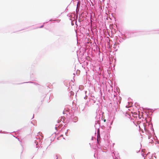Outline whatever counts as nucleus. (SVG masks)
<instances>
[{
	"instance_id": "f257e3e1",
	"label": "nucleus",
	"mask_w": 159,
	"mask_h": 159,
	"mask_svg": "<svg viewBox=\"0 0 159 159\" xmlns=\"http://www.w3.org/2000/svg\"><path fill=\"white\" fill-rule=\"evenodd\" d=\"M99 125H100V123L99 122V120H98L97 121V122L96 123H95V125H94V126H95L96 129H97V132L98 134V135H97L98 139H97V140L98 143H99V141H98V136H99V135L100 136V131H99Z\"/></svg>"
},
{
	"instance_id": "f03ea898",
	"label": "nucleus",
	"mask_w": 159,
	"mask_h": 159,
	"mask_svg": "<svg viewBox=\"0 0 159 159\" xmlns=\"http://www.w3.org/2000/svg\"><path fill=\"white\" fill-rule=\"evenodd\" d=\"M123 133L125 137H128V129L126 128H124L123 129Z\"/></svg>"
},
{
	"instance_id": "7ed1b4c3",
	"label": "nucleus",
	"mask_w": 159,
	"mask_h": 159,
	"mask_svg": "<svg viewBox=\"0 0 159 159\" xmlns=\"http://www.w3.org/2000/svg\"><path fill=\"white\" fill-rule=\"evenodd\" d=\"M134 34V33H133V32H130L129 33H128V34H130L131 36H128V38H129V37H130L131 36H134V35H133L132 34Z\"/></svg>"
},
{
	"instance_id": "20e7f679",
	"label": "nucleus",
	"mask_w": 159,
	"mask_h": 159,
	"mask_svg": "<svg viewBox=\"0 0 159 159\" xmlns=\"http://www.w3.org/2000/svg\"><path fill=\"white\" fill-rule=\"evenodd\" d=\"M74 19H75V17H74V18L72 17L71 18L70 17V20H71V25H74V24H73V23L72 22V21L73 20H74Z\"/></svg>"
},
{
	"instance_id": "39448f33",
	"label": "nucleus",
	"mask_w": 159,
	"mask_h": 159,
	"mask_svg": "<svg viewBox=\"0 0 159 159\" xmlns=\"http://www.w3.org/2000/svg\"><path fill=\"white\" fill-rule=\"evenodd\" d=\"M153 34H159V30H156L154 32L152 33Z\"/></svg>"
},
{
	"instance_id": "423d86ee",
	"label": "nucleus",
	"mask_w": 159,
	"mask_h": 159,
	"mask_svg": "<svg viewBox=\"0 0 159 159\" xmlns=\"http://www.w3.org/2000/svg\"><path fill=\"white\" fill-rule=\"evenodd\" d=\"M60 20H60L58 19H57L56 20H54L53 21H56L57 22H59L60 21Z\"/></svg>"
},
{
	"instance_id": "0eeeda50",
	"label": "nucleus",
	"mask_w": 159,
	"mask_h": 159,
	"mask_svg": "<svg viewBox=\"0 0 159 159\" xmlns=\"http://www.w3.org/2000/svg\"><path fill=\"white\" fill-rule=\"evenodd\" d=\"M68 129L65 132V134L66 136L68 135L67 134H68Z\"/></svg>"
},
{
	"instance_id": "6e6552de",
	"label": "nucleus",
	"mask_w": 159,
	"mask_h": 159,
	"mask_svg": "<svg viewBox=\"0 0 159 159\" xmlns=\"http://www.w3.org/2000/svg\"><path fill=\"white\" fill-rule=\"evenodd\" d=\"M56 159H61V158L59 157H58L57 155H56Z\"/></svg>"
},
{
	"instance_id": "1a4fd4ad",
	"label": "nucleus",
	"mask_w": 159,
	"mask_h": 159,
	"mask_svg": "<svg viewBox=\"0 0 159 159\" xmlns=\"http://www.w3.org/2000/svg\"><path fill=\"white\" fill-rule=\"evenodd\" d=\"M77 119H75V120H73V121L74 122H75L76 121H77Z\"/></svg>"
},
{
	"instance_id": "9d476101",
	"label": "nucleus",
	"mask_w": 159,
	"mask_h": 159,
	"mask_svg": "<svg viewBox=\"0 0 159 159\" xmlns=\"http://www.w3.org/2000/svg\"><path fill=\"white\" fill-rule=\"evenodd\" d=\"M61 121V120H57V123H59Z\"/></svg>"
},
{
	"instance_id": "9b49d317",
	"label": "nucleus",
	"mask_w": 159,
	"mask_h": 159,
	"mask_svg": "<svg viewBox=\"0 0 159 159\" xmlns=\"http://www.w3.org/2000/svg\"><path fill=\"white\" fill-rule=\"evenodd\" d=\"M43 25H42V26H40L39 28H43Z\"/></svg>"
},
{
	"instance_id": "f8f14e48",
	"label": "nucleus",
	"mask_w": 159,
	"mask_h": 159,
	"mask_svg": "<svg viewBox=\"0 0 159 159\" xmlns=\"http://www.w3.org/2000/svg\"><path fill=\"white\" fill-rule=\"evenodd\" d=\"M63 114H66V113H65V111H63Z\"/></svg>"
},
{
	"instance_id": "ddd939ff",
	"label": "nucleus",
	"mask_w": 159,
	"mask_h": 159,
	"mask_svg": "<svg viewBox=\"0 0 159 159\" xmlns=\"http://www.w3.org/2000/svg\"><path fill=\"white\" fill-rule=\"evenodd\" d=\"M98 117L97 116H96L95 117V118H96L97 120H98Z\"/></svg>"
},
{
	"instance_id": "4468645a",
	"label": "nucleus",
	"mask_w": 159,
	"mask_h": 159,
	"mask_svg": "<svg viewBox=\"0 0 159 159\" xmlns=\"http://www.w3.org/2000/svg\"><path fill=\"white\" fill-rule=\"evenodd\" d=\"M27 83H33V82H27Z\"/></svg>"
},
{
	"instance_id": "2eb2a0df",
	"label": "nucleus",
	"mask_w": 159,
	"mask_h": 159,
	"mask_svg": "<svg viewBox=\"0 0 159 159\" xmlns=\"http://www.w3.org/2000/svg\"><path fill=\"white\" fill-rule=\"evenodd\" d=\"M55 128L56 129V130H57V126H56L55 127Z\"/></svg>"
},
{
	"instance_id": "dca6fc26",
	"label": "nucleus",
	"mask_w": 159,
	"mask_h": 159,
	"mask_svg": "<svg viewBox=\"0 0 159 159\" xmlns=\"http://www.w3.org/2000/svg\"><path fill=\"white\" fill-rule=\"evenodd\" d=\"M53 21V20H52V19H50V20H49V21Z\"/></svg>"
},
{
	"instance_id": "f3484780",
	"label": "nucleus",
	"mask_w": 159,
	"mask_h": 159,
	"mask_svg": "<svg viewBox=\"0 0 159 159\" xmlns=\"http://www.w3.org/2000/svg\"><path fill=\"white\" fill-rule=\"evenodd\" d=\"M148 109L150 110H152V109Z\"/></svg>"
},
{
	"instance_id": "a211bd4d",
	"label": "nucleus",
	"mask_w": 159,
	"mask_h": 159,
	"mask_svg": "<svg viewBox=\"0 0 159 159\" xmlns=\"http://www.w3.org/2000/svg\"><path fill=\"white\" fill-rule=\"evenodd\" d=\"M34 115H33V118H34Z\"/></svg>"
},
{
	"instance_id": "6ab92c4d",
	"label": "nucleus",
	"mask_w": 159,
	"mask_h": 159,
	"mask_svg": "<svg viewBox=\"0 0 159 159\" xmlns=\"http://www.w3.org/2000/svg\"><path fill=\"white\" fill-rule=\"evenodd\" d=\"M18 140H19V141H20L19 139V138H18L17 139Z\"/></svg>"
},
{
	"instance_id": "aec40b11",
	"label": "nucleus",
	"mask_w": 159,
	"mask_h": 159,
	"mask_svg": "<svg viewBox=\"0 0 159 159\" xmlns=\"http://www.w3.org/2000/svg\"><path fill=\"white\" fill-rule=\"evenodd\" d=\"M86 97L85 96L84 98L85 99V98H86Z\"/></svg>"
},
{
	"instance_id": "412c9836",
	"label": "nucleus",
	"mask_w": 159,
	"mask_h": 159,
	"mask_svg": "<svg viewBox=\"0 0 159 159\" xmlns=\"http://www.w3.org/2000/svg\"><path fill=\"white\" fill-rule=\"evenodd\" d=\"M56 126H58V125H56Z\"/></svg>"
},
{
	"instance_id": "4be33fe9",
	"label": "nucleus",
	"mask_w": 159,
	"mask_h": 159,
	"mask_svg": "<svg viewBox=\"0 0 159 159\" xmlns=\"http://www.w3.org/2000/svg\"><path fill=\"white\" fill-rule=\"evenodd\" d=\"M95 101H94V103H95Z\"/></svg>"
},
{
	"instance_id": "5701e85b",
	"label": "nucleus",
	"mask_w": 159,
	"mask_h": 159,
	"mask_svg": "<svg viewBox=\"0 0 159 159\" xmlns=\"http://www.w3.org/2000/svg\"><path fill=\"white\" fill-rule=\"evenodd\" d=\"M103 1H105V0H102Z\"/></svg>"
},
{
	"instance_id": "b1692460",
	"label": "nucleus",
	"mask_w": 159,
	"mask_h": 159,
	"mask_svg": "<svg viewBox=\"0 0 159 159\" xmlns=\"http://www.w3.org/2000/svg\"><path fill=\"white\" fill-rule=\"evenodd\" d=\"M106 121V120H104V121Z\"/></svg>"
},
{
	"instance_id": "393cba45",
	"label": "nucleus",
	"mask_w": 159,
	"mask_h": 159,
	"mask_svg": "<svg viewBox=\"0 0 159 159\" xmlns=\"http://www.w3.org/2000/svg\"><path fill=\"white\" fill-rule=\"evenodd\" d=\"M1 133H2V131H1Z\"/></svg>"
},
{
	"instance_id": "a878e982",
	"label": "nucleus",
	"mask_w": 159,
	"mask_h": 159,
	"mask_svg": "<svg viewBox=\"0 0 159 159\" xmlns=\"http://www.w3.org/2000/svg\"><path fill=\"white\" fill-rule=\"evenodd\" d=\"M45 23H44L43 24L44 25L45 24Z\"/></svg>"
},
{
	"instance_id": "bb28decb",
	"label": "nucleus",
	"mask_w": 159,
	"mask_h": 159,
	"mask_svg": "<svg viewBox=\"0 0 159 159\" xmlns=\"http://www.w3.org/2000/svg\"><path fill=\"white\" fill-rule=\"evenodd\" d=\"M59 126H60L59 125H58V127H59Z\"/></svg>"
},
{
	"instance_id": "cd10ccee",
	"label": "nucleus",
	"mask_w": 159,
	"mask_h": 159,
	"mask_svg": "<svg viewBox=\"0 0 159 159\" xmlns=\"http://www.w3.org/2000/svg\"><path fill=\"white\" fill-rule=\"evenodd\" d=\"M115 159H116V158Z\"/></svg>"
}]
</instances>
